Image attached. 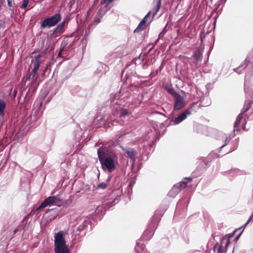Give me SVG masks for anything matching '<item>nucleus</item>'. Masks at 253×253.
<instances>
[{
    "label": "nucleus",
    "mask_w": 253,
    "mask_h": 253,
    "mask_svg": "<svg viewBox=\"0 0 253 253\" xmlns=\"http://www.w3.org/2000/svg\"><path fill=\"white\" fill-rule=\"evenodd\" d=\"M29 3V0H23L21 7L23 9L25 8Z\"/></svg>",
    "instance_id": "18"
},
{
    "label": "nucleus",
    "mask_w": 253,
    "mask_h": 253,
    "mask_svg": "<svg viewBox=\"0 0 253 253\" xmlns=\"http://www.w3.org/2000/svg\"><path fill=\"white\" fill-rule=\"evenodd\" d=\"M218 253H225V252L222 250L221 248H220L218 251Z\"/></svg>",
    "instance_id": "23"
},
{
    "label": "nucleus",
    "mask_w": 253,
    "mask_h": 253,
    "mask_svg": "<svg viewBox=\"0 0 253 253\" xmlns=\"http://www.w3.org/2000/svg\"><path fill=\"white\" fill-rule=\"evenodd\" d=\"M64 23H65V22H63L62 23V24L59 25L57 27V30H61L64 25Z\"/></svg>",
    "instance_id": "21"
},
{
    "label": "nucleus",
    "mask_w": 253,
    "mask_h": 253,
    "mask_svg": "<svg viewBox=\"0 0 253 253\" xmlns=\"http://www.w3.org/2000/svg\"><path fill=\"white\" fill-rule=\"evenodd\" d=\"M168 91L169 92V93L171 94H172L173 95V96H174V94H176L175 92H174V91L173 89L172 88H169L168 89Z\"/></svg>",
    "instance_id": "22"
},
{
    "label": "nucleus",
    "mask_w": 253,
    "mask_h": 253,
    "mask_svg": "<svg viewBox=\"0 0 253 253\" xmlns=\"http://www.w3.org/2000/svg\"><path fill=\"white\" fill-rule=\"evenodd\" d=\"M41 57V56L39 55L38 56H37L36 59V61L34 64V67L31 72V75H33V76H35V75L36 74L37 71L38 70L39 67H40V58Z\"/></svg>",
    "instance_id": "10"
},
{
    "label": "nucleus",
    "mask_w": 253,
    "mask_h": 253,
    "mask_svg": "<svg viewBox=\"0 0 253 253\" xmlns=\"http://www.w3.org/2000/svg\"><path fill=\"white\" fill-rule=\"evenodd\" d=\"M98 156L104 171L111 172L116 168L114 153L107 148H101L98 150Z\"/></svg>",
    "instance_id": "1"
},
{
    "label": "nucleus",
    "mask_w": 253,
    "mask_h": 253,
    "mask_svg": "<svg viewBox=\"0 0 253 253\" xmlns=\"http://www.w3.org/2000/svg\"><path fill=\"white\" fill-rule=\"evenodd\" d=\"M174 109L179 110L183 108L185 105L184 98L178 94H175L174 96Z\"/></svg>",
    "instance_id": "5"
},
{
    "label": "nucleus",
    "mask_w": 253,
    "mask_h": 253,
    "mask_svg": "<svg viewBox=\"0 0 253 253\" xmlns=\"http://www.w3.org/2000/svg\"><path fill=\"white\" fill-rule=\"evenodd\" d=\"M61 16L60 14H55L54 16L45 19L41 24V27L44 28L46 27H50L55 26L60 20Z\"/></svg>",
    "instance_id": "4"
},
{
    "label": "nucleus",
    "mask_w": 253,
    "mask_h": 253,
    "mask_svg": "<svg viewBox=\"0 0 253 253\" xmlns=\"http://www.w3.org/2000/svg\"><path fill=\"white\" fill-rule=\"evenodd\" d=\"M161 3V0H157V9L153 12L152 16L150 17L151 11L149 12L147 15L145 16V17L143 19V20L140 22V23L138 25L137 27L135 29L134 32H139L143 30L145 27L146 26V23L147 22L149 23L152 20L153 17L157 13V12L159 10Z\"/></svg>",
    "instance_id": "3"
},
{
    "label": "nucleus",
    "mask_w": 253,
    "mask_h": 253,
    "mask_svg": "<svg viewBox=\"0 0 253 253\" xmlns=\"http://www.w3.org/2000/svg\"><path fill=\"white\" fill-rule=\"evenodd\" d=\"M225 242V247L226 248L230 244V240L228 238L223 237L222 240V243Z\"/></svg>",
    "instance_id": "16"
},
{
    "label": "nucleus",
    "mask_w": 253,
    "mask_h": 253,
    "mask_svg": "<svg viewBox=\"0 0 253 253\" xmlns=\"http://www.w3.org/2000/svg\"><path fill=\"white\" fill-rule=\"evenodd\" d=\"M61 200L56 196H50L47 198L41 205L39 209L46 207L47 206H50L56 204L60 202Z\"/></svg>",
    "instance_id": "6"
},
{
    "label": "nucleus",
    "mask_w": 253,
    "mask_h": 253,
    "mask_svg": "<svg viewBox=\"0 0 253 253\" xmlns=\"http://www.w3.org/2000/svg\"><path fill=\"white\" fill-rule=\"evenodd\" d=\"M246 119L244 115L240 114L237 118L235 123V126L239 127L243 129H245V125L246 124Z\"/></svg>",
    "instance_id": "8"
},
{
    "label": "nucleus",
    "mask_w": 253,
    "mask_h": 253,
    "mask_svg": "<svg viewBox=\"0 0 253 253\" xmlns=\"http://www.w3.org/2000/svg\"><path fill=\"white\" fill-rule=\"evenodd\" d=\"M187 181H181L179 184L174 185L169 192L170 196L174 197L179 191L180 188H184L186 186Z\"/></svg>",
    "instance_id": "7"
},
{
    "label": "nucleus",
    "mask_w": 253,
    "mask_h": 253,
    "mask_svg": "<svg viewBox=\"0 0 253 253\" xmlns=\"http://www.w3.org/2000/svg\"><path fill=\"white\" fill-rule=\"evenodd\" d=\"M125 152L127 156L131 159H134L135 157V153L132 149L127 148L125 150Z\"/></svg>",
    "instance_id": "12"
},
{
    "label": "nucleus",
    "mask_w": 253,
    "mask_h": 253,
    "mask_svg": "<svg viewBox=\"0 0 253 253\" xmlns=\"http://www.w3.org/2000/svg\"><path fill=\"white\" fill-rule=\"evenodd\" d=\"M42 105V103L41 102H38L36 105H34V109L32 111V115H34L35 117L37 116L39 113V110L40 108Z\"/></svg>",
    "instance_id": "11"
},
{
    "label": "nucleus",
    "mask_w": 253,
    "mask_h": 253,
    "mask_svg": "<svg viewBox=\"0 0 253 253\" xmlns=\"http://www.w3.org/2000/svg\"><path fill=\"white\" fill-rule=\"evenodd\" d=\"M106 186H107V183L106 182H102V183H100L99 185H98L96 187V189H104L106 187Z\"/></svg>",
    "instance_id": "17"
},
{
    "label": "nucleus",
    "mask_w": 253,
    "mask_h": 253,
    "mask_svg": "<svg viewBox=\"0 0 253 253\" xmlns=\"http://www.w3.org/2000/svg\"><path fill=\"white\" fill-rule=\"evenodd\" d=\"M113 0H102L101 2V4L103 5L106 3H109L111 2Z\"/></svg>",
    "instance_id": "20"
},
{
    "label": "nucleus",
    "mask_w": 253,
    "mask_h": 253,
    "mask_svg": "<svg viewBox=\"0 0 253 253\" xmlns=\"http://www.w3.org/2000/svg\"><path fill=\"white\" fill-rule=\"evenodd\" d=\"M191 113V110L188 109L186 110L185 112H184L183 113H182L181 115H179L178 117L173 119L172 120V122L174 124L177 125L181 123L182 121H183L184 120H185L187 118V115H190Z\"/></svg>",
    "instance_id": "9"
},
{
    "label": "nucleus",
    "mask_w": 253,
    "mask_h": 253,
    "mask_svg": "<svg viewBox=\"0 0 253 253\" xmlns=\"http://www.w3.org/2000/svg\"><path fill=\"white\" fill-rule=\"evenodd\" d=\"M225 146V145H223L221 146V148H223L224 146Z\"/></svg>",
    "instance_id": "24"
},
{
    "label": "nucleus",
    "mask_w": 253,
    "mask_h": 253,
    "mask_svg": "<svg viewBox=\"0 0 253 253\" xmlns=\"http://www.w3.org/2000/svg\"><path fill=\"white\" fill-rule=\"evenodd\" d=\"M253 101L251 100H246L245 103L244 109L245 111H248L251 107Z\"/></svg>",
    "instance_id": "15"
},
{
    "label": "nucleus",
    "mask_w": 253,
    "mask_h": 253,
    "mask_svg": "<svg viewBox=\"0 0 253 253\" xmlns=\"http://www.w3.org/2000/svg\"><path fill=\"white\" fill-rule=\"evenodd\" d=\"M66 231H60L54 236V250L55 253H69V250L66 244L64 236Z\"/></svg>",
    "instance_id": "2"
},
{
    "label": "nucleus",
    "mask_w": 253,
    "mask_h": 253,
    "mask_svg": "<svg viewBox=\"0 0 253 253\" xmlns=\"http://www.w3.org/2000/svg\"><path fill=\"white\" fill-rule=\"evenodd\" d=\"M6 104L4 101L0 99V118L4 115Z\"/></svg>",
    "instance_id": "13"
},
{
    "label": "nucleus",
    "mask_w": 253,
    "mask_h": 253,
    "mask_svg": "<svg viewBox=\"0 0 253 253\" xmlns=\"http://www.w3.org/2000/svg\"><path fill=\"white\" fill-rule=\"evenodd\" d=\"M253 220V213L251 215V216L249 218L248 220L246 222L245 225V227L247 226L251 221Z\"/></svg>",
    "instance_id": "19"
},
{
    "label": "nucleus",
    "mask_w": 253,
    "mask_h": 253,
    "mask_svg": "<svg viewBox=\"0 0 253 253\" xmlns=\"http://www.w3.org/2000/svg\"><path fill=\"white\" fill-rule=\"evenodd\" d=\"M128 114V112L126 109H121L117 111V115L119 116L121 118L125 117Z\"/></svg>",
    "instance_id": "14"
},
{
    "label": "nucleus",
    "mask_w": 253,
    "mask_h": 253,
    "mask_svg": "<svg viewBox=\"0 0 253 253\" xmlns=\"http://www.w3.org/2000/svg\"><path fill=\"white\" fill-rule=\"evenodd\" d=\"M57 214L55 215L54 218H55L56 216H57Z\"/></svg>",
    "instance_id": "25"
}]
</instances>
